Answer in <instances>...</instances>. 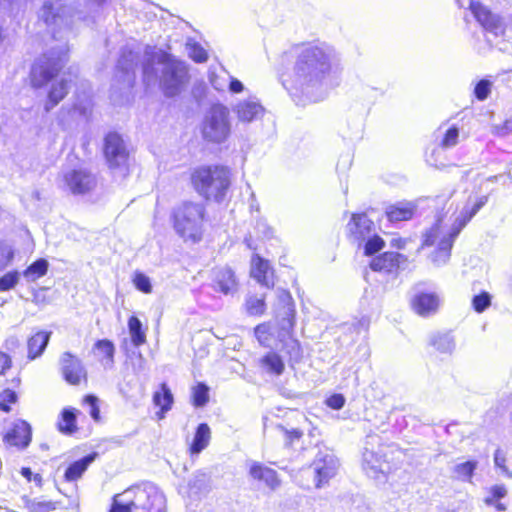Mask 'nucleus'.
<instances>
[{
	"label": "nucleus",
	"mask_w": 512,
	"mask_h": 512,
	"mask_svg": "<svg viewBox=\"0 0 512 512\" xmlns=\"http://www.w3.org/2000/svg\"><path fill=\"white\" fill-rule=\"evenodd\" d=\"M31 426L24 420H17L13 427L3 436V441L9 446L25 449L31 442Z\"/></svg>",
	"instance_id": "16"
},
{
	"label": "nucleus",
	"mask_w": 512,
	"mask_h": 512,
	"mask_svg": "<svg viewBox=\"0 0 512 512\" xmlns=\"http://www.w3.org/2000/svg\"><path fill=\"white\" fill-rule=\"evenodd\" d=\"M153 401L155 405L161 407L162 412H167L171 409L173 395L165 383L161 385V391L155 392Z\"/></svg>",
	"instance_id": "37"
},
{
	"label": "nucleus",
	"mask_w": 512,
	"mask_h": 512,
	"mask_svg": "<svg viewBox=\"0 0 512 512\" xmlns=\"http://www.w3.org/2000/svg\"><path fill=\"white\" fill-rule=\"evenodd\" d=\"M67 46L62 47L57 53L51 51L38 58L32 66L30 78L35 88H41L53 79L67 61Z\"/></svg>",
	"instance_id": "9"
},
{
	"label": "nucleus",
	"mask_w": 512,
	"mask_h": 512,
	"mask_svg": "<svg viewBox=\"0 0 512 512\" xmlns=\"http://www.w3.org/2000/svg\"><path fill=\"white\" fill-rule=\"evenodd\" d=\"M76 415L72 409H64L62 412L61 420L58 423V428L62 433L72 434L76 431Z\"/></svg>",
	"instance_id": "38"
},
{
	"label": "nucleus",
	"mask_w": 512,
	"mask_h": 512,
	"mask_svg": "<svg viewBox=\"0 0 512 512\" xmlns=\"http://www.w3.org/2000/svg\"><path fill=\"white\" fill-rule=\"evenodd\" d=\"M205 207L200 203L183 202L173 211L174 228L185 240L199 241L202 236Z\"/></svg>",
	"instance_id": "7"
},
{
	"label": "nucleus",
	"mask_w": 512,
	"mask_h": 512,
	"mask_svg": "<svg viewBox=\"0 0 512 512\" xmlns=\"http://www.w3.org/2000/svg\"><path fill=\"white\" fill-rule=\"evenodd\" d=\"M254 334L259 344L268 347L272 339L271 325L269 323H261L254 329Z\"/></svg>",
	"instance_id": "42"
},
{
	"label": "nucleus",
	"mask_w": 512,
	"mask_h": 512,
	"mask_svg": "<svg viewBox=\"0 0 512 512\" xmlns=\"http://www.w3.org/2000/svg\"><path fill=\"white\" fill-rule=\"evenodd\" d=\"M278 305L283 309V318L281 321V330L290 334L294 327V302L289 291L284 289L277 290Z\"/></svg>",
	"instance_id": "22"
},
{
	"label": "nucleus",
	"mask_w": 512,
	"mask_h": 512,
	"mask_svg": "<svg viewBox=\"0 0 512 512\" xmlns=\"http://www.w3.org/2000/svg\"><path fill=\"white\" fill-rule=\"evenodd\" d=\"M5 2H7L11 7V10H13L14 8H18L20 6L22 0H5Z\"/></svg>",
	"instance_id": "62"
},
{
	"label": "nucleus",
	"mask_w": 512,
	"mask_h": 512,
	"mask_svg": "<svg viewBox=\"0 0 512 512\" xmlns=\"http://www.w3.org/2000/svg\"><path fill=\"white\" fill-rule=\"evenodd\" d=\"M186 50L191 59L195 62L203 63L208 59L207 51L193 39H188L186 42Z\"/></svg>",
	"instance_id": "39"
},
{
	"label": "nucleus",
	"mask_w": 512,
	"mask_h": 512,
	"mask_svg": "<svg viewBox=\"0 0 512 512\" xmlns=\"http://www.w3.org/2000/svg\"><path fill=\"white\" fill-rule=\"evenodd\" d=\"M214 282L219 291L233 294L238 289V282L233 270L229 267L218 268L214 272Z\"/></svg>",
	"instance_id": "24"
},
{
	"label": "nucleus",
	"mask_w": 512,
	"mask_h": 512,
	"mask_svg": "<svg viewBox=\"0 0 512 512\" xmlns=\"http://www.w3.org/2000/svg\"><path fill=\"white\" fill-rule=\"evenodd\" d=\"M251 276L266 287H273L274 272L268 261L255 255L251 262Z\"/></svg>",
	"instance_id": "23"
},
{
	"label": "nucleus",
	"mask_w": 512,
	"mask_h": 512,
	"mask_svg": "<svg viewBox=\"0 0 512 512\" xmlns=\"http://www.w3.org/2000/svg\"><path fill=\"white\" fill-rule=\"evenodd\" d=\"M429 343L442 354H451L455 348L454 338L449 333L435 334L430 337Z\"/></svg>",
	"instance_id": "33"
},
{
	"label": "nucleus",
	"mask_w": 512,
	"mask_h": 512,
	"mask_svg": "<svg viewBox=\"0 0 512 512\" xmlns=\"http://www.w3.org/2000/svg\"><path fill=\"white\" fill-rule=\"evenodd\" d=\"M261 366L269 373L281 375L285 365L282 358L275 352H269L260 360Z\"/></svg>",
	"instance_id": "34"
},
{
	"label": "nucleus",
	"mask_w": 512,
	"mask_h": 512,
	"mask_svg": "<svg viewBox=\"0 0 512 512\" xmlns=\"http://www.w3.org/2000/svg\"><path fill=\"white\" fill-rule=\"evenodd\" d=\"M276 429L282 434L286 446H292L303 436V431L298 428L288 429L283 425H277Z\"/></svg>",
	"instance_id": "43"
},
{
	"label": "nucleus",
	"mask_w": 512,
	"mask_h": 512,
	"mask_svg": "<svg viewBox=\"0 0 512 512\" xmlns=\"http://www.w3.org/2000/svg\"><path fill=\"white\" fill-rule=\"evenodd\" d=\"M244 309L249 316L263 315L266 311L265 295H247L244 302Z\"/></svg>",
	"instance_id": "32"
},
{
	"label": "nucleus",
	"mask_w": 512,
	"mask_h": 512,
	"mask_svg": "<svg viewBox=\"0 0 512 512\" xmlns=\"http://www.w3.org/2000/svg\"><path fill=\"white\" fill-rule=\"evenodd\" d=\"M231 133L229 109L223 104L212 105L205 113L201 124V135L206 142L221 144Z\"/></svg>",
	"instance_id": "8"
},
{
	"label": "nucleus",
	"mask_w": 512,
	"mask_h": 512,
	"mask_svg": "<svg viewBox=\"0 0 512 512\" xmlns=\"http://www.w3.org/2000/svg\"><path fill=\"white\" fill-rule=\"evenodd\" d=\"M458 139L459 129L456 126H451L444 132L440 146L445 149L454 147L458 143Z\"/></svg>",
	"instance_id": "46"
},
{
	"label": "nucleus",
	"mask_w": 512,
	"mask_h": 512,
	"mask_svg": "<svg viewBox=\"0 0 512 512\" xmlns=\"http://www.w3.org/2000/svg\"><path fill=\"white\" fill-rule=\"evenodd\" d=\"M229 90L232 93H240L244 90V85L238 79L231 78V81L229 84Z\"/></svg>",
	"instance_id": "58"
},
{
	"label": "nucleus",
	"mask_w": 512,
	"mask_h": 512,
	"mask_svg": "<svg viewBox=\"0 0 512 512\" xmlns=\"http://www.w3.org/2000/svg\"><path fill=\"white\" fill-rule=\"evenodd\" d=\"M326 404L332 409L339 410L345 404V397L342 394H333L326 399Z\"/></svg>",
	"instance_id": "56"
},
{
	"label": "nucleus",
	"mask_w": 512,
	"mask_h": 512,
	"mask_svg": "<svg viewBox=\"0 0 512 512\" xmlns=\"http://www.w3.org/2000/svg\"><path fill=\"white\" fill-rule=\"evenodd\" d=\"M50 332L39 331L28 340V357L35 359L40 356L48 345Z\"/></svg>",
	"instance_id": "27"
},
{
	"label": "nucleus",
	"mask_w": 512,
	"mask_h": 512,
	"mask_svg": "<svg viewBox=\"0 0 512 512\" xmlns=\"http://www.w3.org/2000/svg\"><path fill=\"white\" fill-rule=\"evenodd\" d=\"M21 474L23 477H25L28 481H31L32 480V471L30 468H26V467H23L21 469Z\"/></svg>",
	"instance_id": "61"
},
{
	"label": "nucleus",
	"mask_w": 512,
	"mask_h": 512,
	"mask_svg": "<svg viewBox=\"0 0 512 512\" xmlns=\"http://www.w3.org/2000/svg\"><path fill=\"white\" fill-rule=\"evenodd\" d=\"M508 494L507 488L502 485H493L487 489V495L484 498V503L487 506H493L499 512L507 509L506 505L501 503L500 500L505 498Z\"/></svg>",
	"instance_id": "26"
},
{
	"label": "nucleus",
	"mask_w": 512,
	"mask_h": 512,
	"mask_svg": "<svg viewBox=\"0 0 512 512\" xmlns=\"http://www.w3.org/2000/svg\"><path fill=\"white\" fill-rule=\"evenodd\" d=\"M511 126H512V123L507 121L504 125L503 131L499 132V134L505 135V134L509 133L512 130Z\"/></svg>",
	"instance_id": "63"
},
{
	"label": "nucleus",
	"mask_w": 512,
	"mask_h": 512,
	"mask_svg": "<svg viewBox=\"0 0 512 512\" xmlns=\"http://www.w3.org/2000/svg\"><path fill=\"white\" fill-rule=\"evenodd\" d=\"M249 475L254 480L263 482L269 489L276 490L281 485L277 472L262 463L251 462L249 464Z\"/></svg>",
	"instance_id": "21"
},
{
	"label": "nucleus",
	"mask_w": 512,
	"mask_h": 512,
	"mask_svg": "<svg viewBox=\"0 0 512 512\" xmlns=\"http://www.w3.org/2000/svg\"><path fill=\"white\" fill-rule=\"evenodd\" d=\"M441 234L440 220H438L425 234L423 246H432Z\"/></svg>",
	"instance_id": "51"
},
{
	"label": "nucleus",
	"mask_w": 512,
	"mask_h": 512,
	"mask_svg": "<svg viewBox=\"0 0 512 512\" xmlns=\"http://www.w3.org/2000/svg\"><path fill=\"white\" fill-rule=\"evenodd\" d=\"M25 506L30 512H50L55 509V503L37 499L27 500Z\"/></svg>",
	"instance_id": "44"
},
{
	"label": "nucleus",
	"mask_w": 512,
	"mask_h": 512,
	"mask_svg": "<svg viewBox=\"0 0 512 512\" xmlns=\"http://www.w3.org/2000/svg\"><path fill=\"white\" fill-rule=\"evenodd\" d=\"M492 82L487 79L480 80L474 89L475 97L483 101L488 98L490 92H491Z\"/></svg>",
	"instance_id": "49"
},
{
	"label": "nucleus",
	"mask_w": 512,
	"mask_h": 512,
	"mask_svg": "<svg viewBox=\"0 0 512 512\" xmlns=\"http://www.w3.org/2000/svg\"><path fill=\"white\" fill-rule=\"evenodd\" d=\"M13 258V251L9 246H0V270L5 268Z\"/></svg>",
	"instance_id": "57"
},
{
	"label": "nucleus",
	"mask_w": 512,
	"mask_h": 512,
	"mask_svg": "<svg viewBox=\"0 0 512 512\" xmlns=\"http://www.w3.org/2000/svg\"><path fill=\"white\" fill-rule=\"evenodd\" d=\"M192 183L206 200L221 202L230 187V172L222 166L200 167L193 172Z\"/></svg>",
	"instance_id": "5"
},
{
	"label": "nucleus",
	"mask_w": 512,
	"mask_h": 512,
	"mask_svg": "<svg viewBox=\"0 0 512 512\" xmlns=\"http://www.w3.org/2000/svg\"><path fill=\"white\" fill-rule=\"evenodd\" d=\"M143 77L148 84L156 82L159 84L167 97L179 94L189 80L188 66L170 54L159 52L157 61L146 62L143 65Z\"/></svg>",
	"instance_id": "3"
},
{
	"label": "nucleus",
	"mask_w": 512,
	"mask_h": 512,
	"mask_svg": "<svg viewBox=\"0 0 512 512\" xmlns=\"http://www.w3.org/2000/svg\"><path fill=\"white\" fill-rule=\"evenodd\" d=\"M64 181L73 194H86L96 186L95 176L85 168L68 171Z\"/></svg>",
	"instance_id": "13"
},
{
	"label": "nucleus",
	"mask_w": 512,
	"mask_h": 512,
	"mask_svg": "<svg viewBox=\"0 0 512 512\" xmlns=\"http://www.w3.org/2000/svg\"><path fill=\"white\" fill-rule=\"evenodd\" d=\"M48 270V262L45 259H38L32 263L23 273L24 277L28 281H36L40 277L44 276Z\"/></svg>",
	"instance_id": "36"
},
{
	"label": "nucleus",
	"mask_w": 512,
	"mask_h": 512,
	"mask_svg": "<svg viewBox=\"0 0 512 512\" xmlns=\"http://www.w3.org/2000/svg\"><path fill=\"white\" fill-rule=\"evenodd\" d=\"M495 466L502 470V473L509 478H512V472L505 465L506 455L501 449H497L494 453Z\"/></svg>",
	"instance_id": "53"
},
{
	"label": "nucleus",
	"mask_w": 512,
	"mask_h": 512,
	"mask_svg": "<svg viewBox=\"0 0 512 512\" xmlns=\"http://www.w3.org/2000/svg\"><path fill=\"white\" fill-rule=\"evenodd\" d=\"M416 211L412 202H398L386 208V216L390 222L407 221L411 219Z\"/></svg>",
	"instance_id": "25"
},
{
	"label": "nucleus",
	"mask_w": 512,
	"mask_h": 512,
	"mask_svg": "<svg viewBox=\"0 0 512 512\" xmlns=\"http://www.w3.org/2000/svg\"><path fill=\"white\" fill-rule=\"evenodd\" d=\"M469 8L476 20L486 31L495 36L504 34L505 24L500 16L492 13L486 6L477 1L471 0Z\"/></svg>",
	"instance_id": "12"
},
{
	"label": "nucleus",
	"mask_w": 512,
	"mask_h": 512,
	"mask_svg": "<svg viewBox=\"0 0 512 512\" xmlns=\"http://www.w3.org/2000/svg\"><path fill=\"white\" fill-rule=\"evenodd\" d=\"M338 468V459L332 453L320 450L309 468V472L314 478L315 487H324L337 474Z\"/></svg>",
	"instance_id": "11"
},
{
	"label": "nucleus",
	"mask_w": 512,
	"mask_h": 512,
	"mask_svg": "<svg viewBox=\"0 0 512 512\" xmlns=\"http://www.w3.org/2000/svg\"><path fill=\"white\" fill-rule=\"evenodd\" d=\"M138 62V55L131 50H123L118 60L117 68L126 74L127 81H131L130 73H134V69Z\"/></svg>",
	"instance_id": "35"
},
{
	"label": "nucleus",
	"mask_w": 512,
	"mask_h": 512,
	"mask_svg": "<svg viewBox=\"0 0 512 512\" xmlns=\"http://www.w3.org/2000/svg\"><path fill=\"white\" fill-rule=\"evenodd\" d=\"M11 367V359L6 354L0 355V369L1 373H4L5 370Z\"/></svg>",
	"instance_id": "60"
},
{
	"label": "nucleus",
	"mask_w": 512,
	"mask_h": 512,
	"mask_svg": "<svg viewBox=\"0 0 512 512\" xmlns=\"http://www.w3.org/2000/svg\"><path fill=\"white\" fill-rule=\"evenodd\" d=\"M105 0H45L39 18L47 25L55 39H64L74 25L84 21Z\"/></svg>",
	"instance_id": "2"
},
{
	"label": "nucleus",
	"mask_w": 512,
	"mask_h": 512,
	"mask_svg": "<svg viewBox=\"0 0 512 512\" xmlns=\"http://www.w3.org/2000/svg\"><path fill=\"white\" fill-rule=\"evenodd\" d=\"M167 512V499L152 482L143 481L130 486L112 498L109 512Z\"/></svg>",
	"instance_id": "4"
},
{
	"label": "nucleus",
	"mask_w": 512,
	"mask_h": 512,
	"mask_svg": "<svg viewBox=\"0 0 512 512\" xmlns=\"http://www.w3.org/2000/svg\"><path fill=\"white\" fill-rule=\"evenodd\" d=\"M211 439V430L206 423H201L196 429L193 442L190 447L192 454H198L205 449Z\"/></svg>",
	"instance_id": "29"
},
{
	"label": "nucleus",
	"mask_w": 512,
	"mask_h": 512,
	"mask_svg": "<svg viewBox=\"0 0 512 512\" xmlns=\"http://www.w3.org/2000/svg\"><path fill=\"white\" fill-rule=\"evenodd\" d=\"M295 61L289 89L311 97L340 65L336 49L326 42L302 43L294 48Z\"/></svg>",
	"instance_id": "1"
},
{
	"label": "nucleus",
	"mask_w": 512,
	"mask_h": 512,
	"mask_svg": "<svg viewBox=\"0 0 512 512\" xmlns=\"http://www.w3.org/2000/svg\"><path fill=\"white\" fill-rule=\"evenodd\" d=\"M60 366L62 375L69 384L78 385L82 379H86V369L82 361L70 352L61 355Z\"/></svg>",
	"instance_id": "15"
},
{
	"label": "nucleus",
	"mask_w": 512,
	"mask_h": 512,
	"mask_svg": "<svg viewBox=\"0 0 512 512\" xmlns=\"http://www.w3.org/2000/svg\"><path fill=\"white\" fill-rule=\"evenodd\" d=\"M487 196L472 197L470 196L456 217L451 230L443 235L438 242V250L433 257V261L437 264H444L450 257V251L453 243L461 230L467 225V223L478 213V211L487 203Z\"/></svg>",
	"instance_id": "6"
},
{
	"label": "nucleus",
	"mask_w": 512,
	"mask_h": 512,
	"mask_svg": "<svg viewBox=\"0 0 512 512\" xmlns=\"http://www.w3.org/2000/svg\"><path fill=\"white\" fill-rule=\"evenodd\" d=\"M84 401L90 407L89 413H90L91 417L94 420H99L100 410H99V407L97 405V402H98L97 397H95L93 395H88V396L85 397Z\"/></svg>",
	"instance_id": "55"
},
{
	"label": "nucleus",
	"mask_w": 512,
	"mask_h": 512,
	"mask_svg": "<svg viewBox=\"0 0 512 512\" xmlns=\"http://www.w3.org/2000/svg\"><path fill=\"white\" fill-rule=\"evenodd\" d=\"M387 447L380 443L377 434H368L362 453V466L366 474L372 478H378L380 474L386 473L388 467L385 459Z\"/></svg>",
	"instance_id": "10"
},
{
	"label": "nucleus",
	"mask_w": 512,
	"mask_h": 512,
	"mask_svg": "<svg viewBox=\"0 0 512 512\" xmlns=\"http://www.w3.org/2000/svg\"><path fill=\"white\" fill-rule=\"evenodd\" d=\"M19 273L12 271L0 277V291H8L12 289L19 281Z\"/></svg>",
	"instance_id": "48"
},
{
	"label": "nucleus",
	"mask_w": 512,
	"mask_h": 512,
	"mask_svg": "<svg viewBox=\"0 0 512 512\" xmlns=\"http://www.w3.org/2000/svg\"><path fill=\"white\" fill-rule=\"evenodd\" d=\"M477 467V462L467 461L454 467L456 477L462 481H470Z\"/></svg>",
	"instance_id": "40"
},
{
	"label": "nucleus",
	"mask_w": 512,
	"mask_h": 512,
	"mask_svg": "<svg viewBox=\"0 0 512 512\" xmlns=\"http://www.w3.org/2000/svg\"><path fill=\"white\" fill-rule=\"evenodd\" d=\"M2 399L4 402L12 404L17 401V394H16V392H14L12 390L7 389L3 392Z\"/></svg>",
	"instance_id": "59"
},
{
	"label": "nucleus",
	"mask_w": 512,
	"mask_h": 512,
	"mask_svg": "<svg viewBox=\"0 0 512 512\" xmlns=\"http://www.w3.org/2000/svg\"><path fill=\"white\" fill-rule=\"evenodd\" d=\"M232 111L240 122L250 123L263 115L264 108L256 98H249L236 103Z\"/></svg>",
	"instance_id": "19"
},
{
	"label": "nucleus",
	"mask_w": 512,
	"mask_h": 512,
	"mask_svg": "<svg viewBox=\"0 0 512 512\" xmlns=\"http://www.w3.org/2000/svg\"><path fill=\"white\" fill-rule=\"evenodd\" d=\"M132 281L139 291L146 294L152 292L151 281L149 277L143 274L142 272H135Z\"/></svg>",
	"instance_id": "47"
},
{
	"label": "nucleus",
	"mask_w": 512,
	"mask_h": 512,
	"mask_svg": "<svg viewBox=\"0 0 512 512\" xmlns=\"http://www.w3.org/2000/svg\"><path fill=\"white\" fill-rule=\"evenodd\" d=\"M96 454H90L82 459L72 463L65 472V479L67 481H75L79 479L86 471L88 466L95 460Z\"/></svg>",
	"instance_id": "30"
},
{
	"label": "nucleus",
	"mask_w": 512,
	"mask_h": 512,
	"mask_svg": "<svg viewBox=\"0 0 512 512\" xmlns=\"http://www.w3.org/2000/svg\"><path fill=\"white\" fill-rule=\"evenodd\" d=\"M128 331L135 347L146 343V329L143 328L142 322L136 316H131L128 319Z\"/></svg>",
	"instance_id": "31"
},
{
	"label": "nucleus",
	"mask_w": 512,
	"mask_h": 512,
	"mask_svg": "<svg viewBox=\"0 0 512 512\" xmlns=\"http://www.w3.org/2000/svg\"><path fill=\"white\" fill-rule=\"evenodd\" d=\"M193 404L203 407L209 401V388L204 383H198L192 391Z\"/></svg>",
	"instance_id": "41"
},
{
	"label": "nucleus",
	"mask_w": 512,
	"mask_h": 512,
	"mask_svg": "<svg viewBox=\"0 0 512 512\" xmlns=\"http://www.w3.org/2000/svg\"><path fill=\"white\" fill-rule=\"evenodd\" d=\"M350 238L359 244L372 235L374 230L373 221L365 213L353 214L347 225Z\"/></svg>",
	"instance_id": "18"
},
{
	"label": "nucleus",
	"mask_w": 512,
	"mask_h": 512,
	"mask_svg": "<svg viewBox=\"0 0 512 512\" xmlns=\"http://www.w3.org/2000/svg\"><path fill=\"white\" fill-rule=\"evenodd\" d=\"M405 241L403 239H393L392 245L397 246L398 248L404 247Z\"/></svg>",
	"instance_id": "64"
},
{
	"label": "nucleus",
	"mask_w": 512,
	"mask_h": 512,
	"mask_svg": "<svg viewBox=\"0 0 512 512\" xmlns=\"http://www.w3.org/2000/svg\"><path fill=\"white\" fill-rule=\"evenodd\" d=\"M95 348L102 354H104L109 359L113 358L114 355V345L109 340H99L95 344Z\"/></svg>",
	"instance_id": "54"
},
{
	"label": "nucleus",
	"mask_w": 512,
	"mask_h": 512,
	"mask_svg": "<svg viewBox=\"0 0 512 512\" xmlns=\"http://www.w3.org/2000/svg\"><path fill=\"white\" fill-rule=\"evenodd\" d=\"M473 307L477 312H483L486 308L490 306L491 298L490 295L486 292L481 293L480 295L474 296Z\"/></svg>",
	"instance_id": "52"
},
{
	"label": "nucleus",
	"mask_w": 512,
	"mask_h": 512,
	"mask_svg": "<svg viewBox=\"0 0 512 512\" xmlns=\"http://www.w3.org/2000/svg\"><path fill=\"white\" fill-rule=\"evenodd\" d=\"M68 93V83L66 80L54 83L48 93V100L44 105L46 112L51 111Z\"/></svg>",
	"instance_id": "28"
},
{
	"label": "nucleus",
	"mask_w": 512,
	"mask_h": 512,
	"mask_svg": "<svg viewBox=\"0 0 512 512\" xmlns=\"http://www.w3.org/2000/svg\"><path fill=\"white\" fill-rule=\"evenodd\" d=\"M411 305L417 314L426 317L437 312L440 298L435 293L420 292L413 296Z\"/></svg>",
	"instance_id": "20"
},
{
	"label": "nucleus",
	"mask_w": 512,
	"mask_h": 512,
	"mask_svg": "<svg viewBox=\"0 0 512 512\" xmlns=\"http://www.w3.org/2000/svg\"><path fill=\"white\" fill-rule=\"evenodd\" d=\"M104 154L111 168L122 167L128 159L124 141L117 133H110L105 138Z\"/></svg>",
	"instance_id": "14"
},
{
	"label": "nucleus",
	"mask_w": 512,
	"mask_h": 512,
	"mask_svg": "<svg viewBox=\"0 0 512 512\" xmlns=\"http://www.w3.org/2000/svg\"><path fill=\"white\" fill-rule=\"evenodd\" d=\"M366 244H365V254L366 255H373L379 250H381L384 246V241L379 236H373L366 238Z\"/></svg>",
	"instance_id": "50"
},
{
	"label": "nucleus",
	"mask_w": 512,
	"mask_h": 512,
	"mask_svg": "<svg viewBox=\"0 0 512 512\" xmlns=\"http://www.w3.org/2000/svg\"><path fill=\"white\" fill-rule=\"evenodd\" d=\"M209 478L205 473H197L189 482V488L195 493H201L208 490Z\"/></svg>",
	"instance_id": "45"
},
{
	"label": "nucleus",
	"mask_w": 512,
	"mask_h": 512,
	"mask_svg": "<svg viewBox=\"0 0 512 512\" xmlns=\"http://www.w3.org/2000/svg\"><path fill=\"white\" fill-rule=\"evenodd\" d=\"M406 262L407 258L400 253L385 252L381 256L374 258L370 267L374 271L396 274Z\"/></svg>",
	"instance_id": "17"
}]
</instances>
